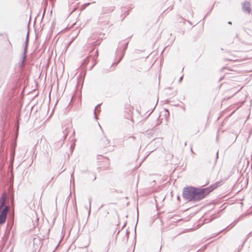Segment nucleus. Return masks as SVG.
Returning <instances> with one entry per match:
<instances>
[{
	"mask_svg": "<svg viewBox=\"0 0 252 252\" xmlns=\"http://www.w3.org/2000/svg\"><path fill=\"white\" fill-rule=\"evenodd\" d=\"M100 104H98L95 108V110H94V113L95 114V118L96 119V111H97L98 112V111H100Z\"/></svg>",
	"mask_w": 252,
	"mask_h": 252,
	"instance_id": "6",
	"label": "nucleus"
},
{
	"mask_svg": "<svg viewBox=\"0 0 252 252\" xmlns=\"http://www.w3.org/2000/svg\"><path fill=\"white\" fill-rule=\"evenodd\" d=\"M91 199H89V206H90V207H91Z\"/></svg>",
	"mask_w": 252,
	"mask_h": 252,
	"instance_id": "8",
	"label": "nucleus"
},
{
	"mask_svg": "<svg viewBox=\"0 0 252 252\" xmlns=\"http://www.w3.org/2000/svg\"><path fill=\"white\" fill-rule=\"evenodd\" d=\"M219 183H217L208 188L200 189L193 187L185 188L183 192V198L189 201H197L203 199L209 192L213 191L218 186Z\"/></svg>",
	"mask_w": 252,
	"mask_h": 252,
	"instance_id": "1",
	"label": "nucleus"
},
{
	"mask_svg": "<svg viewBox=\"0 0 252 252\" xmlns=\"http://www.w3.org/2000/svg\"><path fill=\"white\" fill-rule=\"evenodd\" d=\"M183 76H181L179 79V82H181L183 79Z\"/></svg>",
	"mask_w": 252,
	"mask_h": 252,
	"instance_id": "7",
	"label": "nucleus"
},
{
	"mask_svg": "<svg viewBox=\"0 0 252 252\" xmlns=\"http://www.w3.org/2000/svg\"><path fill=\"white\" fill-rule=\"evenodd\" d=\"M5 200L6 199L4 195H2L0 198V211L5 204ZM8 210L9 208L8 206H6L1 212L0 214V224L5 222Z\"/></svg>",
	"mask_w": 252,
	"mask_h": 252,
	"instance_id": "2",
	"label": "nucleus"
},
{
	"mask_svg": "<svg viewBox=\"0 0 252 252\" xmlns=\"http://www.w3.org/2000/svg\"><path fill=\"white\" fill-rule=\"evenodd\" d=\"M251 4L249 2L246 1L243 4V9L245 12H247L248 13H250L251 11Z\"/></svg>",
	"mask_w": 252,
	"mask_h": 252,
	"instance_id": "4",
	"label": "nucleus"
},
{
	"mask_svg": "<svg viewBox=\"0 0 252 252\" xmlns=\"http://www.w3.org/2000/svg\"><path fill=\"white\" fill-rule=\"evenodd\" d=\"M89 4H90V3H88L86 4V5H88Z\"/></svg>",
	"mask_w": 252,
	"mask_h": 252,
	"instance_id": "10",
	"label": "nucleus"
},
{
	"mask_svg": "<svg viewBox=\"0 0 252 252\" xmlns=\"http://www.w3.org/2000/svg\"><path fill=\"white\" fill-rule=\"evenodd\" d=\"M228 24H231V22H228Z\"/></svg>",
	"mask_w": 252,
	"mask_h": 252,
	"instance_id": "11",
	"label": "nucleus"
},
{
	"mask_svg": "<svg viewBox=\"0 0 252 252\" xmlns=\"http://www.w3.org/2000/svg\"><path fill=\"white\" fill-rule=\"evenodd\" d=\"M125 140L126 141H128L129 142H131L132 141H134L135 140V137L134 136H130L129 137H125Z\"/></svg>",
	"mask_w": 252,
	"mask_h": 252,
	"instance_id": "5",
	"label": "nucleus"
},
{
	"mask_svg": "<svg viewBox=\"0 0 252 252\" xmlns=\"http://www.w3.org/2000/svg\"><path fill=\"white\" fill-rule=\"evenodd\" d=\"M218 158V151L217 152V158Z\"/></svg>",
	"mask_w": 252,
	"mask_h": 252,
	"instance_id": "9",
	"label": "nucleus"
},
{
	"mask_svg": "<svg viewBox=\"0 0 252 252\" xmlns=\"http://www.w3.org/2000/svg\"><path fill=\"white\" fill-rule=\"evenodd\" d=\"M29 41V33H27V38L25 41V46L24 47V53L23 55V60H22V64H24L25 61V60L27 58V53L28 51V43Z\"/></svg>",
	"mask_w": 252,
	"mask_h": 252,
	"instance_id": "3",
	"label": "nucleus"
}]
</instances>
